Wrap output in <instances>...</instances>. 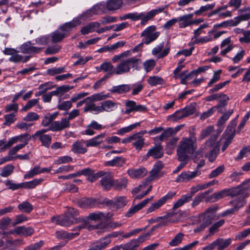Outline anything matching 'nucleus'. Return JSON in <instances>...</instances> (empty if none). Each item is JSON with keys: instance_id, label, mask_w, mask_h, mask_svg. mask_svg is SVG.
Instances as JSON below:
<instances>
[{"instance_id": "ea45409f", "label": "nucleus", "mask_w": 250, "mask_h": 250, "mask_svg": "<svg viewBox=\"0 0 250 250\" xmlns=\"http://www.w3.org/2000/svg\"><path fill=\"white\" fill-rule=\"evenodd\" d=\"M109 97V94H104V92H100L93 94L90 97L86 98L87 100L92 101H100L105 100Z\"/></svg>"}, {"instance_id": "6ab92c4d", "label": "nucleus", "mask_w": 250, "mask_h": 250, "mask_svg": "<svg viewBox=\"0 0 250 250\" xmlns=\"http://www.w3.org/2000/svg\"><path fill=\"white\" fill-rule=\"evenodd\" d=\"M9 232L10 234L16 233L18 235L27 236L33 233L34 229L31 227L21 226L16 228L13 230L9 231Z\"/></svg>"}, {"instance_id": "6e6d98bb", "label": "nucleus", "mask_w": 250, "mask_h": 250, "mask_svg": "<svg viewBox=\"0 0 250 250\" xmlns=\"http://www.w3.org/2000/svg\"><path fill=\"white\" fill-rule=\"evenodd\" d=\"M164 164L160 161L157 162L154 165L153 169L150 172L151 177H154L156 176L159 171L164 167Z\"/></svg>"}, {"instance_id": "a19ab883", "label": "nucleus", "mask_w": 250, "mask_h": 250, "mask_svg": "<svg viewBox=\"0 0 250 250\" xmlns=\"http://www.w3.org/2000/svg\"><path fill=\"white\" fill-rule=\"evenodd\" d=\"M29 58L30 57L29 56H26L25 57L23 58L21 55L17 54V52L16 53H15L12 56H11L10 58H9V61L15 63L21 62H25L29 60Z\"/></svg>"}, {"instance_id": "c756f323", "label": "nucleus", "mask_w": 250, "mask_h": 250, "mask_svg": "<svg viewBox=\"0 0 250 250\" xmlns=\"http://www.w3.org/2000/svg\"><path fill=\"white\" fill-rule=\"evenodd\" d=\"M219 144H216L206 155L207 158H208V161L212 163L215 160L218 154H219Z\"/></svg>"}, {"instance_id": "7ed1b4c3", "label": "nucleus", "mask_w": 250, "mask_h": 250, "mask_svg": "<svg viewBox=\"0 0 250 250\" xmlns=\"http://www.w3.org/2000/svg\"><path fill=\"white\" fill-rule=\"evenodd\" d=\"M80 24L79 19H73L71 21L65 23L57 30L49 35L50 41L53 43L61 42L66 37L72 29Z\"/></svg>"}, {"instance_id": "c85d7f7f", "label": "nucleus", "mask_w": 250, "mask_h": 250, "mask_svg": "<svg viewBox=\"0 0 250 250\" xmlns=\"http://www.w3.org/2000/svg\"><path fill=\"white\" fill-rule=\"evenodd\" d=\"M212 191V190L209 189L205 191L204 192H202L198 194L194 199L192 203V207H195L198 205L201 202H203L204 200L208 197L207 195Z\"/></svg>"}, {"instance_id": "aec40b11", "label": "nucleus", "mask_w": 250, "mask_h": 250, "mask_svg": "<svg viewBox=\"0 0 250 250\" xmlns=\"http://www.w3.org/2000/svg\"><path fill=\"white\" fill-rule=\"evenodd\" d=\"M147 173V171L144 167H140L138 169H129L127 174L132 178H142Z\"/></svg>"}, {"instance_id": "72a5a7b5", "label": "nucleus", "mask_w": 250, "mask_h": 250, "mask_svg": "<svg viewBox=\"0 0 250 250\" xmlns=\"http://www.w3.org/2000/svg\"><path fill=\"white\" fill-rule=\"evenodd\" d=\"M16 143L20 142L21 144L19 145H23L24 147L26 145L28 144L29 141L31 139V136L29 134L25 133L19 135L18 136H14Z\"/></svg>"}, {"instance_id": "b1692460", "label": "nucleus", "mask_w": 250, "mask_h": 250, "mask_svg": "<svg viewBox=\"0 0 250 250\" xmlns=\"http://www.w3.org/2000/svg\"><path fill=\"white\" fill-rule=\"evenodd\" d=\"M93 9L97 15L106 12L109 9V0L97 3L93 6Z\"/></svg>"}, {"instance_id": "6e6552de", "label": "nucleus", "mask_w": 250, "mask_h": 250, "mask_svg": "<svg viewBox=\"0 0 250 250\" xmlns=\"http://www.w3.org/2000/svg\"><path fill=\"white\" fill-rule=\"evenodd\" d=\"M150 236L149 233H146L139 236L137 239H133L124 245L122 248L124 250H136L140 245Z\"/></svg>"}, {"instance_id": "9d476101", "label": "nucleus", "mask_w": 250, "mask_h": 250, "mask_svg": "<svg viewBox=\"0 0 250 250\" xmlns=\"http://www.w3.org/2000/svg\"><path fill=\"white\" fill-rule=\"evenodd\" d=\"M175 195V192L172 191L168 192L166 195L162 197L157 202L153 203L147 209L146 213H149L159 208L161 206L165 204L166 202L171 199Z\"/></svg>"}, {"instance_id": "4c0bfd02", "label": "nucleus", "mask_w": 250, "mask_h": 250, "mask_svg": "<svg viewBox=\"0 0 250 250\" xmlns=\"http://www.w3.org/2000/svg\"><path fill=\"white\" fill-rule=\"evenodd\" d=\"M141 125L140 122L136 123L135 124L130 125L123 127L117 130V134L120 135H123L124 134L131 131L133 129Z\"/></svg>"}, {"instance_id": "8fccbe9b", "label": "nucleus", "mask_w": 250, "mask_h": 250, "mask_svg": "<svg viewBox=\"0 0 250 250\" xmlns=\"http://www.w3.org/2000/svg\"><path fill=\"white\" fill-rule=\"evenodd\" d=\"M105 174V172L104 171H100L96 173H94V170H93L92 172L90 173L88 177L86 178V179L90 182H94L96 181L99 178L102 177Z\"/></svg>"}, {"instance_id": "393cba45", "label": "nucleus", "mask_w": 250, "mask_h": 250, "mask_svg": "<svg viewBox=\"0 0 250 250\" xmlns=\"http://www.w3.org/2000/svg\"><path fill=\"white\" fill-rule=\"evenodd\" d=\"M193 14H189L185 15L177 18L178 21H181L179 23L180 28H185L186 27L192 25V20Z\"/></svg>"}, {"instance_id": "864d4df0", "label": "nucleus", "mask_w": 250, "mask_h": 250, "mask_svg": "<svg viewBox=\"0 0 250 250\" xmlns=\"http://www.w3.org/2000/svg\"><path fill=\"white\" fill-rule=\"evenodd\" d=\"M50 41L49 35L42 36L35 39L36 43L38 45L44 46L46 45Z\"/></svg>"}, {"instance_id": "680f3d73", "label": "nucleus", "mask_w": 250, "mask_h": 250, "mask_svg": "<svg viewBox=\"0 0 250 250\" xmlns=\"http://www.w3.org/2000/svg\"><path fill=\"white\" fill-rule=\"evenodd\" d=\"M225 170V166L224 165H221L217 167L216 169L213 170L211 173L208 175V177L209 179L215 178L217 177L220 174L223 173Z\"/></svg>"}, {"instance_id": "f257e3e1", "label": "nucleus", "mask_w": 250, "mask_h": 250, "mask_svg": "<svg viewBox=\"0 0 250 250\" xmlns=\"http://www.w3.org/2000/svg\"><path fill=\"white\" fill-rule=\"evenodd\" d=\"M108 218V213L105 214L100 212L91 213L88 215L84 225H79L74 229L73 230H80L83 228H86L89 230L101 229L104 231L107 230L106 227L108 225L107 221Z\"/></svg>"}, {"instance_id": "c9c22d12", "label": "nucleus", "mask_w": 250, "mask_h": 250, "mask_svg": "<svg viewBox=\"0 0 250 250\" xmlns=\"http://www.w3.org/2000/svg\"><path fill=\"white\" fill-rule=\"evenodd\" d=\"M95 15H97V14L96 13V11L95 9H93V6L91 8L86 10L85 12L82 13L79 17L76 18L75 19H79V21L81 23V20H86L88 19H90L91 18L93 17V16Z\"/></svg>"}, {"instance_id": "423d86ee", "label": "nucleus", "mask_w": 250, "mask_h": 250, "mask_svg": "<svg viewBox=\"0 0 250 250\" xmlns=\"http://www.w3.org/2000/svg\"><path fill=\"white\" fill-rule=\"evenodd\" d=\"M84 106L83 110L84 112L90 111L95 114L101 112L103 111H108L109 109V101H106L103 102L100 106H96L94 104L95 101L88 100Z\"/></svg>"}, {"instance_id": "4468645a", "label": "nucleus", "mask_w": 250, "mask_h": 250, "mask_svg": "<svg viewBox=\"0 0 250 250\" xmlns=\"http://www.w3.org/2000/svg\"><path fill=\"white\" fill-rule=\"evenodd\" d=\"M201 174L200 171L195 170L194 171H183L177 178L175 181L177 182H187L193 179L195 177Z\"/></svg>"}, {"instance_id": "f704fd0d", "label": "nucleus", "mask_w": 250, "mask_h": 250, "mask_svg": "<svg viewBox=\"0 0 250 250\" xmlns=\"http://www.w3.org/2000/svg\"><path fill=\"white\" fill-rule=\"evenodd\" d=\"M73 88V86L63 85L58 87L55 90L52 91V94L54 96L62 97L65 92Z\"/></svg>"}, {"instance_id": "412c9836", "label": "nucleus", "mask_w": 250, "mask_h": 250, "mask_svg": "<svg viewBox=\"0 0 250 250\" xmlns=\"http://www.w3.org/2000/svg\"><path fill=\"white\" fill-rule=\"evenodd\" d=\"M71 151L77 154H84L86 153L87 149L83 142V140L74 142L72 145Z\"/></svg>"}, {"instance_id": "f3484780", "label": "nucleus", "mask_w": 250, "mask_h": 250, "mask_svg": "<svg viewBox=\"0 0 250 250\" xmlns=\"http://www.w3.org/2000/svg\"><path fill=\"white\" fill-rule=\"evenodd\" d=\"M127 180L126 178H122L114 180L110 175V188H113L117 190H121L127 187Z\"/></svg>"}, {"instance_id": "3c124183", "label": "nucleus", "mask_w": 250, "mask_h": 250, "mask_svg": "<svg viewBox=\"0 0 250 250\" xmlns=\"http://www.w3.org/2000/svg\"><path fill=\"white\" fill-rule=\"evenodd\" d=\"M184 114L182 109L177 110L173 114L168 117V120H171L172 122H176L178 120L185 118Z\"/></svg>"}, {"instance_id": "4d7b16f0", "label": "nucleus", "mask_w": 250, "mask_h": 250, "mask_svg": "<svg viewBox=\"0 0 250 250\" xmlns=\"http://www.w3.org/2000/svg\"><path fill=\"white\" fill-rule=\"evenodd\" d=\"M101 185L103 188L106 190L109 189V173L105 172L104 175L102 176L101 180Z\"/></svg>"}, {"instance_id": "ddd939ff", "label": "nucleus", "mask_w": 250, "mask_h": 250, "mask_svg": "<svg viewBox=\"0 0 250 250\" xmlns=\"http://www.w3.org/2000/svg\"><path fill=\"white\" fill-rule=\"evenodd\" d=\"M51 222L55 224L61 226L68 227L74 222L70 217L67 216L66 213L63 216H53L51 218Z\"/></svg>"}, {"instance_id": "603ef678", "label": "nucleus", "mask_w": 250, "mask_h": 250, "mask_svg": "<svg viewBox=\"0 0 250 250\" xmlns=\"http://www.w3.org/2000/svg\"><path fill=\"white\" fill-rule=\"evenodd\" d=\"M18 208L21 211L29 213L33 209V206L27 202H23L18 206Z\"/></svg>"}, {"instance_id": "5fc2aeb1", "label": "nucleus", "mask_w": 250, "mask_h": 250, "mask_svg": "<svg viewBox=\"0 0 250 250\" xmlns=\"http://www.w3.org/2000/svg\"><path fill=\"white\" fill-rule=\"evenodd\" d=\"M39 174H40V167L36 166L24 175V178L30 179Z\"/></svg>"}, {"instance_id": "c03bdc74", "label": "nucleus", "mask_w": 250, "mask_h": 250, "mask_svg": "<svg viewBox=\"0 0 250 250\" xmlns=\"http://www.w3.org/2000/svg\"><path fill=\"white\" fill-rule=\"evenodd\" d=\"M14 167L12 165H7L1 170L0 175L3 177H6L10 176L14 171Z\"/></svg>"}, {"instance_id": "7c9ffc66", "label": "nucleus", "mask_w": 250, "mask_h": 250, "mask_svg": "<svg viewBox=\"0 0 250 250\" xmlns=\"http://www.w3.org/2000/svg\"><path fill=\"white\" fill-rule=\"evenodd\" d=\"M231 241V239L229 238L227 239L219 238L214 242L215 243V246H217L218 250H224L230 245Z\"/></svg>"}, {"instance_id": "49530a36", "label": "nucleus", "mask_w": 250, "mask_h": 250, "mask_svg": "<svg viewBox=\"0 0 250 250\" xmlns=\"http://www.w3.org/2000/svg\"><path fill=\"white\" fill-rule=\"evenodd\" d=\"M218 138L217 135H212L205 143V149H210L213 148L216 144H219V142H216Z\"/></svg>"}, {"instance_id": "774afa93", "label": "nucleus", "mask_w": 250, "mask_h": 250, "mask_svg": "<svg viewBox=\"0 0 250 250\" xmlns=\"http://www.w3.org/2000/svg\"><path fill=\"white\" fill-rule=\"evenodd\" d=\"M250 153V146H247L242 148L238 155L235 158V160H241L244 156H247V153Z\"/></svg>"}, {"instance_id": "338daca9", "label": "nucleus", "mask_w": 250, "mask_h": 250, "mask_svg": "<svg viewBox=\"0 0 250 250\" xmlns=\"http://www.w3.org/2000/svg\"><path fill=\"white\" fill-rule=\"evenodd\" d=\"M225 223L224 219H221L218 222L214 223L212 226L209 229V232L210 234H213L215 232L218 230V228L222 226Z\"/></svg>"}, {"instance_id": "f03ea898", "label": "nucleus", "mask_w": 250, "mask_h": 250, "mask_svg": "<svg viewBox=\"0 0 250 250\" xmlns=\"http://www.w3.org/2000/svg\"><path fill=\"white\" fill-rule=\"evenodd\" d=\"M196 146L192 142L188 140L180 141L177 147V159L181 163L173 171L174 173L179 171L182 168L185 167L190 160L189 154L193 153Z\"/></svg>"}, {"instance_id": "2eb2a0df", "label": "nucleus", "mask_w": 250, "mask_h": 250, "mask_svg": "<svg viewBox=\"0 0 250 250\" xmlns=\"http://www.w3.org/2000/svg\"><path fill=\"white\" fill-rule=\"evenodd\" d=\"M100 23L97 22H92L87 24L85 26H83L81 30V33L83 35H86L90 33H92L95 31L98 32H103L105 29H103L101 30L98 31V29L99 27ZM108 29L106 28V30Z\"/></svg>"}, {"instance_id": "69168bd1", "label": "nucleus", "mask_w": 250, "mask_h": 250, "mask_svg": "<svg viewBox=\"0 0 250 250\" xmlns=\"http://www.w3.org/2000/svg\"><path fill=\"white\" fill-rule=\"evenodd\" d=\"M73 170V167L70 165H62L54 170V174L64 173Z\"/></svg>"}, {"instance_id": "58836bf2", "label": "nucleus", "mask_w": 250, "mask_h": 250, "mask_svg": "<svg viewBox=\"0 0 250 250\" xmlns=\"http://www.w3.org/2000/svg\"><path fill=\"white\" fill-rule=\"evenodd\" d=\"M37 138L39 139L42 145L45 147L48 148L51 144L52 137L50 135L37 136Z\"/></svg>"}, {"instance_id": "20e7f679", "label": "nucleus", "mask_w": 250, "mask_h": 250, "mask_svg": "<svg viewBox=\"0 0 250 250\" xmlns=\"http://www.w3.org/2000/svg\"><path fill=\"white\" fill-rule=\"evenodd\" d=\"M156 30L155 25H151L146 28L141 34V37H143L142 42L135 46L132 51L137 52L141 51L144 44H149L156 40L160 35V32H155Z\"/></svg>"}, {"instance_id": "39448f33", "label": "nucleus", "mask_w": 250, "mask_h": 250, "mask_svg": "<svg viewBox=\"0 0 250 250\" xmlns=\"http://www.w3.org/2000/svg\"><path fill=\"white\" fill-rule=\"evenodd\" d=\"M186 139L192 142V143L195 145L196 147L194 150L193 153L192 154H189V157L190 158V160L191 159L193 160L194 163H198V161H199L200 159L203 157L204 148L203 147H200L198 150H197V139L194 133L190 134L189 137L183 138L181 141H183L184 140H185Z\"/></svg>"}, {"instance_id": "e433bc0d", "label": "nucleus", "mask_w": 250, "mask_h": 250, "mask_svg": "<svg viewBox=\"0 0 250 250\" xmlns=\"http://www.w3.org/2000/svg\"><path fill=\"white\" fill-rule=\"evenodd\" d=\"M148 83L151 86H156L158 84H163L165 81L161 77L153 76L149 77L147 80Z\"/></svg>"}, {"instance_id": "bf43d9fd", "label": "nucleus", "mask_w": 250, "mask_h": 250, "mask_svg": "<svg viewBox=\"0 0 250 250\" xmlns=\"http://www.w3.org/2000/svg\"><path fill=\"white\" fill-rule=\"evenodd\" d=\"M128 62L130 65H131L132 68L136 70H139L140 68V64L142 62L141 60L140 59L136 58L135 57H132L128 59Z\"/></svg>"}, {"instance_id": "9b49d317", "label": "nucleus", "mask_w": 250, "mask_h": 250, "mask_svg": "<svg viewBox=\"0 0 250 250\" xmlns=\"http://www.w3.org/2000/svg\"><path fill=\"white\" fill-rule=\"evenodd\" d=\"M70 124L65 118H62L60 121L53 122L50 125V129L52 131H61L70 127Z\"/></svg>"}, {"instance_id": "de8ad7c7", "label": "nucleus", "mask_w": 250, "mask_h": 250, "mask_svg": "<svg viewBox=\"0 0 250 250\" xmlns=\"http://www.w3.org/2000/svg\"><path fill=\"white\" fill-rule=\"evenodd\" d=\"M144 15L143 13L138 14L137 13H130L125 15L123 17H121L120 19L121 20H125L126 19H131L132 21H135L141 19V18Z\"/></svg>"}, {"instance_id": "bb28decb", "label": "nucleus", "mask_w": 250, "mask_h": 250, "mask_svg": "<svg viewBox=\"0 0 250 250\" xmlns=\"http://www.w3.org/2000/svg\"><path fill=\"white\" fill-rule=\"evenodd\" d=\"M129 70L130 66L128 59H127L122 61L117 65L115 73L116 74H121L128 72Z\"/></svg>"}, {"instance_id": "e2e57ef3", "label": "nucleus", "mask_w": 250, "mask_h": 250, "mask_svg": "<svg viewBox=\"0 0 250 250\" xmlns=\"http://www.w3.org/2000/svg\"><path fill=\"white\" fill-rule=\"evenodd\" d=\"M190 201V200L187 197L186 195H182L181 197L173 205L172 209H175L182 206H183L185 203L188 202Z\"/></svg>"}, {"instance_id": "0e129e2a", "label": "nucleus", "mask_w": 250, "mask_h": 250, "mask_svg": "<svg viewBox=\"0 0 250 250\" xmlns=\"http://www.w3.org/2000/svg\"><path fill=\"white\" fill-rule=\"evenodd\" d=\"M5 185L7 187L8 189L12 190H17L22 187V184H16L12 180H6L4 182Z\"/></svg>"}, {"instance_id": "052dcab7", "label": "nucleus", "mask_w": 250, "mask_h": 250, "mask_svg": "<svg viewBox=\"0 0 250 250\" xmlns=\"http://www.w3.org/2000/svg\"><path fill=\"white\" fill-rule=\"evenodd\" d=\"M184 236V234L181 232L177 234L174 238L169 242V244L171 246H176L180 244Z\"/></svg>"}, {"instance_id": "37998d69", "label": "nucleus", "mask_w": 250, "mask_h": 250, "mask_svg": "<svg viewBox=\"0 0 250 250\" xmlns=\"http://www.w3.org/2000/svg\"><path fill=\"white\" fill-rule=\"evenodd\" d=\"M195 104V103H192L181 109L185 117L193 114L196 111Z\"/></svg>"}, {"instance_id": "a878e982", "label": "nucleus", "mask_w": 250, "mask_h": 250, "mask_svg": "<svg viewBox=\"0 0 250 250\" xmlns=\"http://www.w3.org/2000/svg\"><path fill=\"white\" fill-rule=\"evenodd\" d=\"M226 196L225 189H223L220 191L214 193L209 196H208L206 199V202L207 203H214Z\"/></svg>"}, {"instance_id": "473e14b6", "label": "nucleus", "mask_w": 250, "mask_h": 250, "mask_svg": "<svg viewBox=\"0 0 250 250\" xmlns=\"http://www.w3.org/2000/svg\"><path fill=\"white\" fill-rule=\"evenodd\" d=\"M130 89L129 85L122 84L118 86H114L110 89V92L120 94H124L128 92Z\"/></svg>"}, {"instance_id": "f8f14e48", "label": "nucleus", "mask_w": 250, "mask_h": 250, "mask_svg": "<svg viewBox=\"0 0 250 250\" xmlns=\"http://www.w3.org/2000/svg\"><path fill=\"white\" fill-rule=\"evenodd\" d=\"M43 48L44 47L35 46L34 43L27 42L21 46L20 49L24 54H35L39 53Z\"/></svg>"}, {"instance_id": "0eeeda50", "label": "nucleus", "mask_w": 250, "mask_h": 250, "mask_svg": "<svg viewBox=\"0 0 250 250\" xmlns=\"http://www.w3.org/2000/svg\"><path fill=\"white\" fill-rule=\"evenodd\" d=\"M164 150L161 143H155V145L148 150L145 158L147 159L152 157L155 159L161 158L164 156Z\"/></svg>"}, {"instance_id": "2f4dec72", "label": "nucleus", "mask_w": 250, "mask_h": 250, "mask_svg": "<svg viewBox=\"0 0 250 250\" xmlns=\"http://www.w3.org/2000/svg\"><path fill=\"white\" fill-rule=\"evenodd\" d=\"M23 244H24V242L22 240H13L9 237V235L8 236V238L6 239V242H5L6 247L10 248V250H17L16 249L13 248V247H20Z\"/></svg>"}, {"instance_id": "4be33fe9", "label": "nucleus", "mask_w": 250, "mask_h": 250, "mask_svg": "<svg viewBox=\"0 0 250 250\" xmlns=\"http://www.w3.org/2000/svg\"><path fill=\"white\" fill-rule=\"evenodd\" d=\"M104 137V134L102 133L89 140H83L86 147H95L103 142L102 139Z\"/></svg>"}, {"instance_id": "a211bd4d", "label": "nucleus", "mask_w": 250, "mask_h": 250, "mask_svg": "<svg viewBox=\"0 0 250 250\" xmlns=\"http://www.w3.org/2000/svg\"><path fill=\"white\" fill-rule=\"evenodd\" d=\"M127 202L128 201L125 196L117 197L113 200H110V207L116 210L124 208L126 205Z\"/></svg>"}, {"instance_id": "dca6fc26", "label": "nucleus", "mask_w": 250, "mask_h": 250, "mask_svg": "<svg viewBox=\"0 0 250 250\" xmlns=\"http://www.w3.org/2000/svg\"><path fill=\"white\" fill-rule=\"evenodd\" d=\"M249 196L248 193L239 196L237 198L234 199L229 201V204L232 206L237 211L246 204L245 199Z\"/></svg>"}, {"instance_id": "79ce46f5", "label": "nucleus", "mask_w": 250, "mask_h": 250, "mask_svg": "<svg viewBox=\"0 0 250 250\" xmlns=\"http://www.w3.org/2000/svg\"><path fill=\"white\" fill-rule=\"evenodd\" d=\"M65 71V67L64 66H61L59 67H53L48 69L46 70V73L49 76H53L62 74Z\"/></svg>"}, {"instance_id": "a18cd8bd", "label": "nucleus", "mask_w": 250, "mask_h": 250, "mask_svg": "<svg viewBox=\"0 0 250 250\" xmlns=\"http://www.w3.org/2000/svg\"><path fill=\"white\" fill-rule=\"evenodd\" d=\"M35 105H37L40 109L42 108V107L39 104V99H33L27 102L25 105L22 108L21 110L23 111H26L31 109Z\"/></svg>"}, {"instance_id": "13d9d810", "label": "nucleus", "mask_w": 250, "mask_h": 250, "mask_svg": "<svg viewBox=\"0 0 250 250\" xmlns=\"http://www.w3.org/2000/svg\"><path fill=\"white\" fill-rule=\"evenodd\" d=\"M40 116L37 113L34 112H30L24 117L23 120L25 122H29L36 121L38 120Z\"/></svg>"}, {"instance_id": "1a4fd4ad", "label": "nucleus", "mask_w": 250, "mask_h": 250, "mask_svg": "<svg viewBox=\"0 0 250 250\" xmlns=\"http://www.w3.org/2000/svg\"><path fill=\"white\" fill-rule=\"evenodd\" d=\"M218 209L217 206H211L208 208L203 213V222L208 226L210 225L212 221L219 218V216L216 217V213Z\"/></svg>"}, {"instance_id": "5701e85b", "label": "nucleus", "mask_w": 250, "mask_h": 250, "mask_svg": "<svg viewBox=\"0 0 250 250\" xmlns=\"http://www.w3.org/2000/svg\"><path fill=\"white\" fill-rule=\"evenodd\" d=\"M225 189L227 196L234 197L237 195L241 196L246 194L245 189L242 188L241 186Z\"/></svg>"}, {"instance_id": "cd10ccee", "label": "nucleus", "mask_w": 250, "mask_h": 250, "mask_svg": "<svg viewBox=\"0 0 250 250\" xmlns=\"http://www.w3.org/2000/svg\"><path fill=\"white\" fill-rule=\"evenodd\" d=\"M173 134H174L173 129L172 127H168L160 135L154 137L153 139L156 142L158 140L163 141L171 136Z\"/></svg>"}, {"instance_id": "09e8293b", "label": "nucleus", "mask_w": 250, "mask_h": 250, "mask_svg": "<svg viewBox=\"0 0 250 250\" xmlns=\"http://www.w3.org/2000/svg\"><path fill=\"white\" fill-rule=\"evenodd\" d=\"M125 159L123 157H116L110 160V166L121 167L125 164Z\"/></svg>"}]
</instances>
